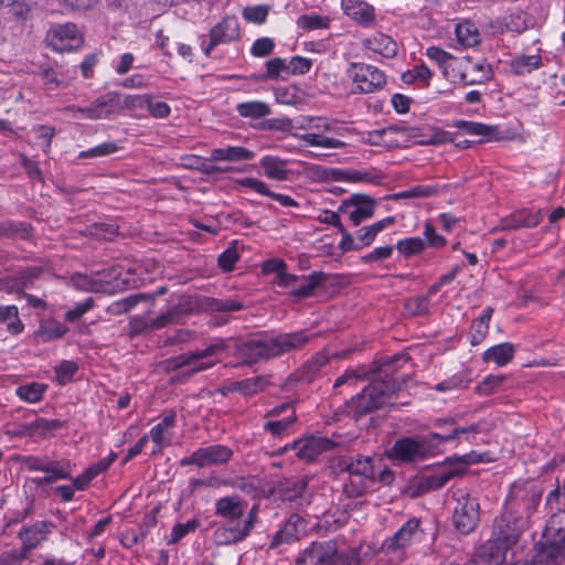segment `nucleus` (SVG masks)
I'll use <instances>...</instances> for the list:
<instances>
[{"mask_svg": "<svg viewBox=\"0 0 565 565\" xmlns=\"http://www.w3.org/2000/svg\"><path fill=\"white\" fill-rule=\"evenodd\" d=\"M226 349L227 344L225 341L223 339H216L203 350L182 353L169 359L168 364L173 370L193 365L192 369L188 371V375H192L198 372L207 370L215 364V361L202 360L217 355L218 353L224 352Z\"/></svg>", "mask_w": 565, "mask_h": 565, "instance_id": "8", "label": "nucleus"}, {"mask_svg": "<svg viewBox=\"0 0 565 565\" xmlns=\"http://www.w3.org/2000/svg\"><path fill=\"white\" fill-rule=\"evenodd\" d=\"M310 340L311 335L305 330L277 334L266 333L243 342L238 347V353L247 364H254L299 351L305 348Z\"/></svg>", "mask_w": 565, "mask_h": 565, "instance_id": "2", "label": "nucleus"}, {"mask_svg": "<svg viewBox=\"0 0 565 565\" xmlns=\"http://www.w3.org/2000/svg\"><path fill=\"white\" fill-rule=\"evenodd\" d=\"M152 439L154 447L151 451V455H157L161 452V450L169 446L172 440V434L167 429L162 428L158 424L153 426L148 435Z\"/></svg>", "mask_w": 565, "mask_h": 565, "instance_id": "57", "label": "nucleus"}, {"mask_svg": "<svg viewBox=\"0 0 565 565\" xmlns=\"http://www.w3.org/2000/svg\"><path fill=\"white\" fill-rule=\"evenodd\" d=\"M44 472L46 473L44 477L33 479L35 484H51L56 480L71 479L70 462L67 460H49L45 463Z\"/></svg>", "mask_w": 565, "mask_h": 565, "instance_id": "32", "label": "nucleus"}, {"mask_svg": "<svg viewBox=\"0 0 565 565\" xmlns=\"http://www.w3.org/2000/svg\"><path fill=\"white\" fill-rule=\"evenodd\" d=\"M330 362V356L324 352H319L309 359L297 371L290 375V380L309 384L321 375L322 369Z\"/></svg>", "mask_w": 565, "mask_h": 565, "instance_id": "24", "label": "nucleus"}, {"mask_svg": "<svg viewBox=\"0 0 565 565\" xmlns=\"http://www.w3.org/2000/svg\"><path fill=\"white\" fill-rule=\"evenodd\" d=\"M439 443L433 438V434L428 436L404 437L397 439L393 447L387 451V456L401 462H414L434 455Z\"/></svg>", "mask_w": 565, "mask_h": 565, "instance_id": "6", "label": "nucleus"}, {"mask_svg": "<svg viewBox=\"0 0 565 565\" xmlns=\"http://www.w3.org/2000/svg\"><path fill=\"white\" fill-rule=\"evenodd\" d=\"M452 126L457 129L463 130L468 135L480 137H491L498 131V128L494 126L468 120H456Z\"/></svg>", "mask_w": 565, "mask_h": 565, "instance_id": "48", "label": "nucleus"}, {"mask_svg": "<svg viewBox=\"0 0 565 565\" xmlns=\"http://www.w3.org/2000/svg\"><path fill=\"white\" fill-rule=\"evenodd\" d=\"M0 324L6 326L7 331L13 335L23 331L24 324L19 318V310L17 306H0Z\"/></svg>", "mask_w": 565, "mask_h": 565, "instance_id": "41", "label": "nucleus"}, {"mask_svg": "<svg viewBox=\"0 0 565 565\" xmlns=\"http://www.w3.org/2000/svg\"><path fill=\"white\" fill-rule=\"evenodd\" d=\"M542 218L543 213L541 210L522 209L503 217L498 225V230L512 231L522 227H535Z\"/></svg>", "mask_w": 565, "mask_h": 565, "instance_id": "22", "label": "nucleus"}, {"mask_svg": "<svg viewBox=\"0 0 565 565\" xmlns=\"http://www.w3.org/2000/svg\"><path fill=\"white\" fill-rule=\"evenodd\" d=\"M45 43L56 52L72 51L82 45L83 36L75 23H58L46 31Z\"/></svg>", "mask_w": 565, "mask_h": 565, "instance_id": "12", "label": "nucleus"}, {"mask_svg": "<svg viewBox=\"0 0 565 565\" xmlns=\"http://www.w3.org/2000/svg\"><path fill=\"white\" fill-rule=\"evenodd\" d=\"M201 468L227 463L233 457V450L224 445L215 444L198 449Z\"/></svg>", "mask_w": 565, "mask_h": 565, "instance_id": "29", "label": "nucleus"}, {"mask_svg": "<svg viewBox=\"0 0 565 565\" xmlns=\"http://www.w3.org/2000/svg\"><path fill=\"white\" fill-rule=\"evenodd\" d=\"M297 24L303 30H317L328 28L329 21L320 15L305 14L299 17Z\"/></svg>", "mask_w": 565, "mask_h": 565, "instance_id": "63", "label": "nucleus"}, {"mask_svg": "<svg viewBox=\"0 0 565 565\" xmlns=\"http://www.w3.org/2000/svg\"><path fill=\"white\" fill-rule=\"evenodd\" d=\"M404 360L403 355H394L382 360L371 370L375 376L372 382L348 404L349 414L359 418L376 409L393 404L395 394L401 390V383L392 374L395 371L394 363Z\"/></svg>", "mask_w": 565, "mask_h": 565, "instance_id": "1", "label": "nucleus"}, {"mask_svg": "<svg viewBox=\"0 0 565 565\" xmlns=\"http://www.w3.org/2000/svg\"><path fill=\"white\" fill-rule=\"evenodd\" d=\"M347 76L353 84V94H371L386 84V76L382 71L364 63H351Z\"/></svg>", "mask_w": 565, "mask_h": 565, "instance_id": "9", "label": "nucleus"}, {"mask_svg": "<svg viewBox=\"0 0 565 565\" xmlns=\"http://www.w3.org/2000/svg\"><path fill=\"white\" fill-rule=\"evenodd\" d=\"M78 366L73 361L64 360L54 367L55 379L60 385H65L73 381Z\"/></svg>", "mask_w": 565, "mask_h": 565, "instance_id": "58", "label": "nucleus"}, {"mask_svg": "<svg viewBox=\"0 0 565 565\" xmlns=\"http://www.w3.org/2000/svg\"><path fill=\"white\" fill-rule=\"evenodd\" d=\"M434 426L436 428L450 426L449 434H433V438H435L439 445L455 440L461 434L468 436L480 433V424H471L467 427H458L456 426V419L454 417L437 418L434 420Z\"/></svg>", "mask_w": 565, "mask_h": 565, "instance_id": "28", "label": "nucleus"}, {"mask_svg": "<svg viewBox=\"0 0 565 565\" xmlns=\"http://www.w3.org/2000/svg\"><path fill=\"white\" fill-rule=\"evenodd\" d=\"M118 227L113 224L94 223L87 228V233L99 239L110 241L117 234Z\"/></svg>", "mask_w": 565, "mask_h": 565, "instance_id": "62", "label": "nucleus"}, {"mask_svg": "<svg viewBox=\"0 0 565 565\" xmlns=\"http://www.w3.org/2000/svg\"><path fill=\"white\" fill-rule=\"evenodd\" d=\"M397 250L405 257L422 253L426 248V242L420 237H407L396 244Z\"/></svg>", "mask_w": 565, "mask_h": 565, "instance_id": "56", "label": "nucleus"}, {"mask_svg": "<svg viewBox=\"0 0 565 565\" xmlns=\"http://www.w3.org/2000/svg\"><path fill=\"white\" fill-rule=\"evenodd\" d=\"M267 380L262 376L245 379L233 384L232 390L244 395H253L265 388Z\"/></svg>", "mask_w": 565, "mask_h": 565, "instance_id": "53", "label": "nucleus"}, {"mask_svg": "<svg viewBox=\"0 0 565 565\" xmlns=\"http://www.w3.org/2000/svg\"><path fill=\"white\" fill-rule=\"evenodd\" d=\"M266 72L259 76V79H274L277 81L282 72H288V62L281 57H274L268 60L265 64Z\"/></svg>", "mask_w": 565, "mask_h": 565, "instance_id": "59", "label": "nucleus"}, {"mask_svg": "<svg viewBox=\"0 0 565 565\" xmlns=\"http://www.w3.org/2000/svg\"><path fill=\"white\" fill-rule=\"evenodd\" d=\"M182 316V310L178 306H172L154 319H151L153 330L162 329L169 324L177 323Z\"/></svg>", "mask_w": 565, "mask_h": 565, "instance_id": "60", "label": "nucleus"}, {"mask_svg": "<svg viewBox=\"0 0 565 565\" xmlns=\"http://www.w3.org/2000/svg\"><path fill=\"white\" fill-rule=\"evenodd\" d=\"M254 157L255 153L252 150L238 146L215 148L211 151V158L214 161L241 162L252 160Z\"/></svg>", "mask_w": 565, "mask_h": 565, "instance_id": "35", "label": "nucleus"}, {"mask_svg": "<svg viewBox=\"0 0 565 565\" xmlns=\"http://www.w3.org/2000/svg\"><path fill=\"white\" fill-rule=\"evenodd\" d=\"M460 79L465 85L481 84L491 77V68L483 63H475L470 57L459 62Z\"/></svg>", "mask_w": 565, "mask_h": 565, "instance_id": "27", "label": "nucleus"}, {"mask_svg": "<svg viewBox=\"0 0 565 565\" xmlns=\"http://www.w3.org/2000/svg\"><path fill=\"white\" fill-rule=\"evenodd\" d=\"M546 543L555 548L565 544V509L554 512L543 532Z\"/></svg>", "mask_w": 565, "mask_h": 565, "instance_id": "26", "label": "nucleus"}, {"mask_svg": "<svg viewBox=\"0 0 565 565\" xmlns=\"http://www.w3.org/2000/svg\"><path fill=\"white\" fill-rule=\"evenodd\" d=\"M118 150L116 142L108 141L93 147L88 150L81 151L78 159L99 158L115 153Z\"/></svg>", "mask_w": 565, "mask_h": 565, "instance_id": "61", "label": "nucleus"}, {"mask_svg": "<svg viewBox=\"0 0 565 565\" xmlns=\"http://www.w3.org/2000/svg\"><path fill=\"white\" fill-rule=\"evenodd\" d=\"M306 522L303 518L297 513H292L285 522L282 527L274 535L269 548H276L280 544L297 541L301 533L305 532Z\"/></svg>", "mask_w": 565, "mask_h": 565, "instance_id": "25", "label": "nucleus"}, {"mask_svg": "<svg viewBox=\"0 0 565 565\" xmlns=\"http://www.w3.org/2000/svg\"><path fill=\"white\" fill-rule=\"evenodd\" d=\"M394 222V217H385L373 223L372 225L358 230L355 232V236L351 235L348 231H342L339 248L345 253L349 250H360L364 247H367L373 243L380 232H382L388 225H392Z\"/></svg>", "mask_w": 565, "mask_h": 565, "instance_id": "13", "label": "nucleus"}, {"mask_svg": "<svg viewBox=\"0 0 565 565\" xmlns=\"http://www.w3.org/2000/svg\"><path fill=\"white\" fill-rule=\"evenodd\" d=\"M327 279L328 275L322 271H312L310 275L300 276L297 288L289 291V294L298 299L308 298L313 295L318 287L323 286Z\"/></svg>", "mask_w": 565, "mask_h": 565, "instance_id": "31", "label": "nucleus"}, {"mask_svg": "<svg viewBox=\"0 0 565 565\" xmlns=\"http://www.w3.org/2000/svg\"><path fill=\"white\" fill-rule=\"evenodd\" d=\"M358 552H340L334 540L312 542L296 559V565H360Z\"/></svg>", "mask_w": 565, "mask_h": 565, "instance_id": "3", "label": "nucleus"}, {"mask_svg": "<svg viewBox=\"0 0 565 565\" xmlns=\"http://www.w3.org/2000/svg\"><path fill=\"white\" fill-rule=\"evenodd\" d=\"M67 331L66 324L53 319L45 320L41 322L35 331V338L42 342H50L62 338Z\"/></svg>", "mask_w": 565, "mask_h": 565, "instance_id": "40", "label": "nucleus"}, {"mask_svg": "<svg viewBox=\"0 0 565 565\" xmlns=\"http://www.w3.org/2000/svg\"><path fill=\"white\" fill-rule=\"evenodd\" d=\"M199 305L205 311L218 313V316L214 318V324L216 326L227 323L230 312H236L244 308V305L238 300L211 297H203Z\"/></svg>", "mask_w": 565, "mask_h": 565, "instance_id": "20", "label": "nucleus"}, {"mask_svg": "<svg viewBox=\"0 0 565 565\" xmlns=\"http://www.w3.org/2000/svg\"><path fill=\"white\" fill-rule=\"evenodd\" d=\"M299 139L302 140L306 145L312 147H322L329 149H341L345 147L344 141L337 138L326 137L320 134H305L301 135Z\"/></svg>", "mask_w": 565, "mask_h": 565, "instance_id": "50", "label": "nucleus"}, {"mask_svg": "<svg viewBox=\"0 0 565 565\" xmlns=\"http://www.w3.org/2000/svg\"><path fill=\"white\" fill-rule=\"evenodd\" d=\"M54 527V523L50 521H40L30 526L22 527L19 532V537L22 541L21 547L30 553L46 540V535L51 533Z\"/></svg>", "mask_w": 565, "mask_h": 565, "instance_id": "23", "label": "nucleus"}, {"mask_svg": "<svg viewBox=\"0 0 565 565\" xmlns=\"http://www.w3.org/2000/svg\"><path fill=\"white\" fill-rule=\"evenodd\" d=\"M363 45L365 49L371 50L385 58H392L397 53L396 42L391 36L383 33H375L371 38L365 39L363 41Z\"/></svg>", "mask_w": 565, "mask_h": 565, "instance_id": "33", "label": "nucleus"}, {"mask_svg": "<svg viewBox=\"0 0 565 565\" xmlns=\"http://www.w3.org/2000/svg\"><path fill=\"white\" fill-rule=\"evenodd\" d=\"M458 42L466 47H473L480 43V33L471 22L459 23L456 26Z\"/></svg>", "mask_w": 565, "mask_h": 565, "instance_id": "44", "label": "nucleus"}, {"mask_svg": "<svg viewBox=\"0 0 565 565\" xmlns=\"http://www.w3.org/2000/svg\"><path fill=\"white\" fill-rule=\"evenodd\" d=\"M295 422L296 413L295 411H291V413L282 419L266 422L264 429L271 433V435L276 437H281L288 434L289 428L294 425Z\"/></svg>", "mask_w": 565, "mask_h": 565, "instance_id": "55", "label": "nucleus"}, {"mask_svg": "<svg viewBox=\"0 0 565 565\" xmlns=\"http://www.w3.org/2000/svg\"><path fill=\"white\" fill-rule=\"evenodd\" d=\"M43 273L44 268L41 266L25 267L18 270L13 275L12 279L15 286L20 288H29L33 286L34 281L38 280Z\"/></svg>", "mask_w": 565, "mask_h": 565, "instance_id": "49", "label": "nucleus"}, {"mask_svg": "<svg viewBox=\"0 0 565 565\" xmlns=\"http://www.w3.org/2000/svg\"><path fill=\"white\" fill-rule=\"evenodd\" d=\"M248 534L241 526V522H236L234 525H223L218 526L214 533L213 537L217 545H231L236 544L238 542L244 541Z\"/></svg>", "mask_w": 565, "mask_h": 565, "instance_id": "34", "label": "nucleus"}, {"mask_svg": "<svg viewBox=\"0 0 565 565\" xmlns=\"http://www.w3.org/2000/svg\"><path fill=\"white\" fill-rule=\"evenodd\" d=\"M480 520L479 501L465 493L457 498L452 513V525L461 534H469L477 527Z\"/></svg>", "mask_w": 565, "mask_h": 565, "instance_id": "11", "label": "nucleus"}, {"mask_svg": "<svg viewBox=\"0 0 565 565\" xmlns=\"http://www.w3.org/2000/svg\"><path fill=\"white\" fill-rule=\"evenodd\" d=\"M28 554L22 547L20 550L4 551L0 554V565H22Z\"/></svg>", "mask_w": 565, "mask_h": 565, "instance_id": "64", "label": "nucleus"}, {"mask_svg": "<svg viewBox=\"0 0 565 565\" xmlns=\"http://www.w3.org/2000/svg\"><path fill=\"white\" fill-rule=\"evenodd\" d=\"M337 444L333 440L322 436H310L292 443L297 456L308 462L313 461L323 451L331 450Z\"/></svg>", "mask_w": 565, "mask_h": 565, "instance_id": "19", "label": "nucleus"}, {"mask_svg": "<svg viewBox=\"0 0 565 565\" xmlns=\"http://www.w3.org/2000/svg\"><path fill=\"white\" fill-rule=\"evenodd\" d=\"M420 521L416 518L408 519L391 537H387L382 550L385 553L404 551L409 547L414 541L419 540Z\"/></svg>", "mask_w": 565, "mask_h": 565, "instance_id": "17", "label": "nucleus"}, {"mask_svg": "<svg viewBox=\"0 0 565 565\" xmlns=\"http://www.w3.org/2000/svg\"><path fill=\"white\" fill-rule=\"evenodd\" d=\"M530 523L524 519H519L508 512H504L495 519L493 526V536L505 542L511 547L514 546L522 534L529 529Z\"/></svg>", "mask_w": 565, "mask_h": 565, "instance_id": "15", "label": "nucleus"}, {"mask_svg": "<svg viewBox=\"0 0 565 565\" xmlns=\"http://www.w3.org/2000/svg\"><path fill=\"white\" fill-rule=\"evenodd\" d=\"M372 373L367 371L365 366L361 365L355 369H348L342 375H340L333 384L334 388H338L343 385L354 386L356 382L366 380L369 374Z\"/></svg>", "mask_w": 565, "mask_h": 565, "instance_id": "51", "label": "nucleus"}, {"mask_svg": "<svg viewBox=\"0 0 565 565\" xmlns=\"http://www.w3.org/2000/svg\"><path fill=\"white\" fill-rule=\"evenodd\" d=\"M493 308L486 307L480 317L475 319L470 327V344L472 347L479 345L484 341L489 333V324L492 318Z\"/></svg>", "mask_w": 565, "mask_h": 565, "instance_id": "36", "label": "nucleus"}, {"mask_svg": "<svg viewBox=\"0 0 565 565\" xmlns=\"http://www.w3.org/2000/svg\"><path fill=\"white\" fill-rule=\"evenodd\" d=\"M430 300L428 296H418L405 300L404 309L406 315L411 317H423L429 313Z\"/></svg>", "mask_w": 565, "mask_h": 565, "instance_id": "52", "label": "nucleus"}, {"mask_svg": "<svg viewBox=\"0 0 565 565\" xmlns=\"http://www.w3.org/2000/svg\"><path fill=\"white\" fill-rule=\"evenodd\" d=\"M511 548L505 542L493 536L479 547V557L489 565H501L505 561L507 551Z\"/></svg>", "mask_w": 565, "mask_h": 565, "instance_id": "30", "label": "nucleus"}, {"mask_svg": "<svg viewBox=\"0 0 565 565\" xmlns=\"http://www.w3.org/2000/svg\"><path fill=\"white\" fill-rule=\"evenodd\" d=\"M341 8L347 17L362 28L376 24L375 8L365 0H341Z\"/></svg>", "mask_w": 565, "mask_h": 565, "instance_id": "18", "label": "nucleus"}, {"mask_svg": "<svg viewBox=\"0 0 565 565\" xmlns=\"http://www.w3.org/2000/svg\"><path fill=\"white\" fill-rule=\"evenodd\" d=\"M239 116L250 119H259L270 114L268 104L260 100L241 103L236 106Z\"/></svg>", "mask_w": 565, "mask_h": 565, "instance_id": "43", "label": "nucleus"}, {"mask_svg": "<svg viewBox=\"0 0 565 565\" xmlns=\"http://www.w3.org/2000/svg\"><path fill=\"white\" fill-rule=\"evenodd\" d=\"M374 211L375 201L366 194H352L339 206V212L347 214L353 226H358L371 218L374 215Z\"/></svg>", "mask_w": 565, "mask_h": 565, "instance_id": "16", "label": "nucleus"}, {"mask_svg": "<svg viewBox=\"0 0 565 565\" xmlns=\"http://www.w3.org/2000/svg\"><path fill=\"white\" fill-rule=\"evenodd\" d=\"M514 356V345L510 342L500 343L486 350L482 355L484 362H494L498 366L508 364Z\"/></svg>", "mask_w": 565, "mask_h": 565, "instance_id": "38", "label": "nucleus"}, {"mask_svg": "<svg viewBox=\"0 0 565 565\" xmlns=\"http://www.w3.org/2000/svg\"><path fill=\"white\" fill-rule=\"evenodd\" d=\"M259 164L268 179L276 181H285L288 179L289 171L286 160L278 157L265 156L260 159Z\"/></svg>", "mask_w": 565, "mask_h": 565, "instance_id": "37", "label": "nucleus"}, {"mask_svg": "<svg viewBox=\"0 0 565 565\" xmlns=\"http://www.w3.org/2000/svg\"><path fill=\"white\" fill-rule=\"evenodd\" d=\"M383 179V173L376 169H349L348 181L351 182H366L372 184H380Z\"/></svg>", "mask_w": 565, "mask_h": 565, "instance_id": "54", "label": "nucleus"}, {"mask_svg": "<svg viewBox=\"0 0 565 565\" xmlns=\"http://www.w3.org/2000/svg\"><path fill=\"white\" fill-rule=\"evenodd\" d=\"M479 461H481L480 456L475 452L462 457L449 458L431 475H423L418 480V488L424 492L438 490L455 477L465 473L468 465Z\"/></svg>", "mask_w": 565, "mask_h": 565, "instance_id": "5", "label": "nucleus"}, {"mask_svg": "<svg viewBox=\"0 0 565 565\" xmlns=\"http://www.w3.org/2000/svg\"><path fill=\"white\" fill-rule=\"evenodd\" d=\"M542 497V490L536 484L525 481L513 483L504 503V512L524 519L530 523Z\"/></svg>", "mask_w": 565, "mask_h": 565, "instance_id": "4", "label": "nucleus"}, {"mask_svg": "<svg viewBox=\"0 0 565 565\" xmlns=\"http://www.w3.org/2000/svg\"><path fill=\"white\" fill-rule=\"evenodd\" d=\"M239 22L235 15L223 18L216 25L210 30L209 43L202 42V50L206 56H210L214 47L221 44H228L239 39Z\"/></svg>", "mask_w": 565, "mask_h": 565, "instance_id": "14", "label": "nucleus"}, {"mask_svg": "<svg viewBox=\"0 0 565 565\" xmlns=\"http://www.w3.org/2000/svg\"><path fill=\"white\" fill-rule=\"evenodd\" d=\"M47 385L32 382L29 384L20 385L15 390L17 396L26 403H38L43 398Z\"/></svg>", "mask_w": 565, "mask_h": 565, "instance_id": "45", "label": "nucleus"}, {"mask_svg": "<svg viewBox=\"0 0 565 565\" xmlns=\"http://www.w3.org/2000/svg\"><path fill=\"white\" fill-rule=\"evenodd\" d=\"M426 56L441 70L445 77L448 76V68L452 66L457 58L438 46H429L426 50Z\"/></svg>", "mask_w": 565, "mask_h": 565, "instance_id": "47", "label": "nucleus"}, {"mask_svg": "<svg viewBox=\"0 0 565 565\" xmlns=\"http://www.w3.org/2000/svg\"><path fill=\"white\" fill-rule=\"evenodd\" d=\"M375 481V467L371 456H351L350 478L343 486V493L349 499L361 497L370 483Z\"/></svg>", "mask_w": 565, "mask_h": 565, "instance_id": "7", "label": "nucleus"}, {"mask_svg": "<svg viewBox=\"0 0 565 565\" xmlns=\"http://www.w3.org/2000/svg\"><path fill=\"white\" fill-rule=\"evenodd\" d=\"M509 31L522 33L533 25V18L525 11L518 10L504 18Z\"/></svg>", "mask_w": 565, "mask_h": 565, "instance_id": "46", "label": "nucleus"}, {"mask_svg": "<svg viewBox=\"0 0 565 565\" xmlns=\"http://www.w3.org/2000/svg\"><path fill=\"white\" fill-rule=\"evenodd\" d=\"M121 108L120 94L109 92L99 96L86 107L68 106L67 111L74 118L83 117L90 120L106 119Z\"/></svg>", "mask_w": 565, "mask_h": 565, "instance_id": "10", "label": "nucleus"}, {"mask_svg": "<svg viewBox=\"0 0 565 565\" xmlns=\"http://www.w3.org/2000/svg\"><path fill=\"white\" fill-rule=\"evenodd\" d=\"M32 230L31 224L26 222L0 221V238L28 239L32 235Z\"/></svg>", "mask_w": 565, "mask_h": 565, "instance_id": "39", "label": "nucleus"}, {"mask_svg": "<svg viewBox=\"0 0 565 565\" xmlns=\"http://www.w3.org/2000/svg\"><path fill=\"white\" fill-rule=\"evenodd\" d=\"M542 66V56L540 54L516 56L511 63V70L515 75H526Z\"/></svg>", "mask_w": 565, "mask_h": 565, "instance_id": "42", "label": "nucleus"}, {"mask_svg": "<svg viewBox=\"0 0 565 565\" xmlns=\"http://www.w3.org/2000/svg\"><path fill=\"white\" fill-rule=\"evenodd\" d=\"M247 502L239 495H226L215 501L214 513L216 516L225 520L227 523L241 522Z\"/></svg>", "mask_w": 565, "mask_h": 565, "instance_id": "21", "label": "nucleus"}]
</instances>
